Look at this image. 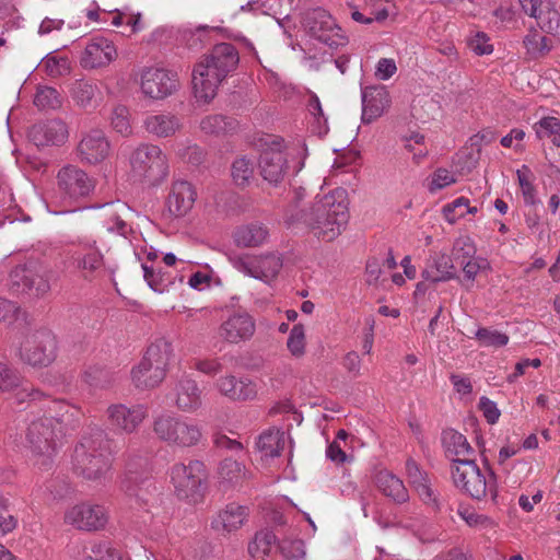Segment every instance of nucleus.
I'll return each instance as SVG.
<instances>
[{"instance_id":"53","label":"nucleus","mask_w":560,"mask_h":560,"mask_svg":"<svg viewBox=\"0 0 560 560\" xmlns=\"http://www.w3.org/2000/svg\"><path fill=\"white\" fill-rule=\"evenodd\" d=\"M31 261H27L23 265L16 266L11 270L9 275V283L11 289L16 292H27V282L31 276Z\"/></svg>"},{"instance_id":"16","label":"nucleus","mask_w":560,"mask_h":560,"mask_svg":"<svg viewBox=\"0 0 560 560\" xmlns=\"http://www.w3.org/2000/svg\"><path fill=\"white\" fill-rule=\"evenodd\" d=\"M282 258L275 253L259 256H245L234 260V266L243 273L268 282L275 279L282 268Z\"/></svg>"},{"instance_id":"35","label":"nucleus","mask_w":560,"mask_h":560,"mask_svg":"<svg viewBox=\"0 0 560 560\" xmlns=\"http://www.w3.org/2000/svg\"><path fill=\"white\" fill-rule=\"evenodd\" d=\"M248 517V510L246 506L230 503L219 514L214 521V527L222 529L226 533H232L240 529Z\"/></svg>"},{"instance_id":"48","label":"nucleus","mask_w":560,"mask_h":560,"mask_svg":"<svg viewBox=\"0 0 560 560\" xmlns=\"http://www.w3.org/2000/svg\"><path fill=\"white\" fill-rule=\"evenodd\" d=\"M255 161L246 156L236 159L232 164V178L237 186L247 185L254 177Z\"/></svg>"},{"instance_id":"50","label":"nucleus","mask_w":560,"mask_h":560,"mask_svg":"<svg viewBox=\"0 0 560 560\" xmlns=\"http://www.w3.org/2000/svg\"><path fill=\"white\" fill-rule=\"evenodd\" d=\"M278 549L285 560H304L306 556L304 541L299 538L284 537Z\"/></svg>"},{"instance_id":"41","label":"nucleus","mask_w":560,"mask_h":560,"mask_svg":"<svg viewBox=\"0 0 560 560\" xmlns=\"http://www.w3.org/2000/svg\"><path fill=\"white\" fill-rule=\"evenodd\" d=\"M143 276L149 287L159 293L167 291L175 281V277L167 271H163L161 267L148 266L142 264Z\"/></svg>"},{"instance_id":"17","label":"nucleus","mask_w":560,"mask_h":560,"mask_svg":"<svg viewBox=\"0 0 560 560\" xmlns=\"http://www.w3.org/2000/svg\"><path fill=\"white\" fill-rule=\"evenodd\" d=\"M224 80L202 58L194 66L191 73L192 93L199 104H209L217 95Z\"/></svg>"},{"instance_id":"58","label":"nucleus","mask_w":560,"mask_h":560,"mask_svg":"<svg viewBox=\"0 0 560 560\" xmlns=\"http://www.w3.org/2000/svg\"><path fill=\"white\" fill-rule=\"evenodd\" d=\"M150 488H152L153 491L156 490L155 486L151 480H143L141 485L138 487H133L129 482L122 483V490L125 491V493L130 498H135L140 503L148 502V495L151 494Z\"/></svg>"},{"instance_id":"60","label":"nucleus","mask_w":560,"mask_h":560,"mask_svg":"<svg viewBox=\"0 0 560 560\" xmlns=\"http://www.w3.org/2000/svg\"><path fill=\"white\" fill-rule=\"evenodd\" d=\"M213 443H214L215 447L219 450L231 451L232 453H234L235 455H238V456L246 455L244 445L240 441L230 439L225 434H222V433L214 434Z\"/></svg>"},{"instance_id":"26","label":"nucleus","mask_w":560,"mask_h":560,"mask_svg":"<svg viewBox=\"0 0 560 560\" xmlns=\"http://www.w3.org/2000/svg\"><path fill=\"white\" fill-rule=\"evenodd\" d=\"M28 138L37 147L59 145L68 139V128L58 119L38 122L30 129Z\"/></svg>"},{"instance_id":"51","label":"nucleus","mask_w":560,"mask_h":560,"mask_svg":"<svg viewBox=\"0 0 560 560\" xmlns=\"http://www.w3.org/2000/svg\"><path fill=\"white\" fill-rule=\"evenodd\" d=\"M113 129L121 136H129L132 132L129 109L124 105L114 107L110 116Z\"/></svg>"},{"instance_id":"23","label":"nucleus","mask_w":560,"mask_h":560,"mask_svg":"<svg viewBox=\"0 0 560 560\" xmlns=\"http://www.w3.org/2000/svg\"><path fill=\"white\" fill-rule=\"evenodd\" d=\"M213 386L221 396L231 401H248L257 396V385L249 377L225 374L218 377Z\"/></svg>"},{"instance_id":"32","label":"nucleus","mask_w":560,"mask_h":560,"mask_svg":"<svg viewBox=\"0 0 560 560\" xmlns=\"http://www.w3.org/2000/svg\"><path fill=\"white\" fill-rule=\"evenodd\" d=\"M421 276L433 283L445 282L456 277V269L450 255L435 252L428 258Z\"/></svg>"},{"instance_id":"42","label":"nucleus","mask_w":560,"mask_h":560,"mask_svg":"<svg viewBox=\"0 0 560 560\" xmlns=\"http://www.w3.org/2000/svg\"><path fill=\"white\" fill-rule=\"evenodd\" d=\"M31 276L27 292L34 291L37 295L47 293L50 289L49 280L51 271L38 261H31Z\"/></svg>"},{"instance_id":"3","label":"nucleus","mask_w":560,"mask_h":560,"mask_svg":"<svg viewBox=\"0 0 560 560\" xmlns=\"http://www.w3.org/2000/svg\"><path fill=\"white\" fill-rule=\"evenodd\" d=\"M350 199L345 188L338 187L324 195L317 209V237L334 241L348 226Z\"/></svg>"},{"instance_id":"44","label":"nucleus","mask_w":560,"mask_h":560,"mask_svg":"<svg viewBox=\"0 0 560 560\" xmlns=\"http://www.w3.org/2000/svg\"><path fill=\"white\" fill-rule=\"evenodd\" d=\"M533 128L538 139H550L553 145L560 148V119L544 117Z\"/></svg>"},{"instance_id":"6","label":"nucleus","mask_w":560,"mask_h":560,"mask_svg":"<svg viewBox=\"0 0 560 560\" xmlns=\"http://www.w3.org/2000/svg\"><path fill=\"white\" fill-rule=\"evenodd\" d=\"M135 177L151 186L161 184L168 175V161L164 152L155 144H141L130 158Z\"/></svg>"},{"instance_id":"46","label":"nucleus","mask_w":560,"mask_h":560,"mask_svg":"<svg viewBox=\"0 0 560 560\" xmlns=\"http://www.w3.org/2000/svg\"><path fill=\"white\" fill-rule=\"evenodd\" d=\"M517 182L524 198V202L527 206H535L539 202L536 189L533 184L534 175L527 165H523L516 171Z\"/></svg>"},{"instance_id":"2","label":"nucleus","mask_w":560,"mask_h":560,"mask_svg":"<svg viewBox=\"0 0 560 560\" xmlns=\"http://www.w3.org/2000/svg\"><path fill=\"white\" fill-rule=\"evenodd\" d=\"M174 355L172 343L159 338L144 351L140 362L131 370V380L137 388L151 389L158 387L166 377L171 360Z\"/></svg>"},{"instance_id":"25","label":"nucleus","mask_w":560,"mask_h":560,"mask_svg":"<svg viewBox=\"0 0 560 560\" xmlns=\"http://www.w3.org/2000/svg\"><path fill=\"white\" fill-rule=\"evenodd\" d=\"M201 58L209 63L223 80L237 68L240 61L237 49L230 43L217 44Z\"/></svg>"},{"instance_id":"19","label":"nucleus","mask_w":560,"mask_h":560,"mask_svg":"<svg viewBox=\"0 0 560 560\" xmlns=\"http://www.w3.org/2000/svg\"><path fill=\"white\" fill-rule=\"evenodd\" d=\"M197 199L195 186L187 180H174L165 201L164 215L168 219H179L186 217Z\"/></svg>"},{"instance_id":"30","label":"nucleus","mask_w":560,"mask_h":560,"mask_svg":"<svg viewBox=\"0 0 560 560\" xmlns=\"http://www.w3.org/2000/svg\"><path fill=\"white\" fill-rule=\"evenodd\" d=\"M147 132L158 138H171L183 128L182 118L171 112H160L148 115L143 120Z\"/></svg>"},{"instance_id":"7","label":"nucleus","mask_w":560,"mask_h":560,"mask_svg":"<svg viewBox=\"0 0 560 560\" xmlns=\"http://www.w3.org/2000/svg\"><path fill=\"white\" fill-rule=\"evenodd\" d=\"M153 432L159 440L176 446H192L201 438L198 424L174 413H162L154 419Z\"/></svg>"},{"instance_id":"13","label":"nucleus","mask_w":560,"mask_h":560,"mask_svg":"<svg viewBox=\"0 0 560 560\" xmlns=\"http://www.w3.org/2000/svg\"><path fill=\"white\" fill-rule=\"evenodd\" d=\"M84 14L90 22L98 24H109L115 27H121L125 35H132L143 28L141 15L121 11L118 9H102L96 1H93L84 10Z\"/></svg>"},{"instance_id":"59","label":"nucleus","mask_w":560,"mask_h":560,"mask_svg":"<svg viewBox=\"0 0 560 560\" xmlns=\"http://www.w3.org/2000/svg\"><path fill=\"white\" fill-rule=\"evenodd\" d=\"M18 526V520L9 513L8 499L0 497V535L4 536L13 532Z\"/></svg>"},{"instance_id":"40","label":"nucleus","mask_w":560,"mask_h":560,"mask_svg":"<svg viewBox=\"0 0 560 560\" xmlns=\"http://www.w3.org/2000/svg\"><path fill=\"white\" fill-rule=\"evenodd\" d=\"M536 19L541 31L555 35L560 30V12L556 3L548 0L533 16Z\"/></svg>"},{"instance_id":"10","label":"nucleus","mask_w":560,"mask_h":560,"mask_svg":"<svg viewBox=\"0 0 560 560\" xmlns=\"http://www.w3.org/2000/svg\"><path fill=\"white\" fill-rule=\"evenodd\" d=\"M107 522L106 506L93 501H81L69 505L63 513V523L82 532L104 529Z\"/></svg>"},{"instance_id":"54","label":"nucleus","mask_w":560,"mask_h":560,"mask_svg":"<svg viewBox=\"0 0 560 560\" xmlns=\"http://www.w3.org/2000/svg\"><path fill=\"white\" fill-rule=\"evenodd\" d=\"M34 104L42 109L56 108L61 104L60 95L54 88L42 86L35 94Z\"/></svg>"},{"instance_id":"52","label":"nucleus","mask_w":560,"mask_h":560,"mask_svg":"<svg viewBox=\"0 0 560 560\" xmlns=\"http://www.w3.org/2000/svg\"><path fill=\"white\" fill-rule=\"evenodd\" d=\"M456 182L457 177L454 172L444 167H439L430 176L428 190L433 194L455 184Z\"/></svg>"},{"instance_id":"29","label":"nucleus","mask_w":560,"mask_h":560,"mask_svg":"<svg viewBox=\"0 0 560 560\" xmlns=\"http://www.w3.org/2000/svg\"><path fill=\"white\" fill-rule=\"evenodd\" d=\"M259 168L265 180L278 184L283 179L288 168V153L280 148L267 149L260 155Z\"/></svg>"},{"instance_id":"8","label":"nucleus","mask_w":560,"mask_h":560,"mask_svg":"<svg viewBox=\"0 0 560 560\" xmlns=\"http://www.w3.org/2000/svg\"><path fill=\"white\" fill-rule=\"evenodd\" d=\"M67 259L85 281L96 279L105 267V256L97 241L89 236L79 237L73 243V247L67 252Z\"/></svg>"},{"instance_id":"63","label":"nucleus","mask_w":560,"mask_h":560,"mask_svg":"<svg viewBox=\"0 0 560 560\" xmlns=\"http://www.w3.org/2000/svg\"><path fill=\"white\" fill-rule=\"evenodd\" d=\"M460 515L465 522L472 527L492 528L495 526V522L485 514H479L474 511L466 510L460 512Z\"/></svg>"},{"instance_id":"36","label":"nucleus","mask_w":560,"mask_h":560,"mask_svg":"<svg viewBox=\"0 0 560 560\" xmlns=\"http://www.w3.org/2000/svg\"><path fill=\"white\" fill-rule=\"evenodd\" d=\"M276 550V535L268 529L257 532L248 544V552L253 560H273Z\"/></svg>"},{"instance_id":"47","label":"nucleus","mask_w":560,"mask_h":560,"mask_svg":"<svg viewBox=\"0 0 560 560\" xmlns=\"http://www.w3.org/2000/svg\"><path fill=\"white\" fill-rule=\"evenodd\" d=\"M404 148L411 154L415 164L422 163L429 154V150L425 147V138L419 132H412L404 137Z\"/></svg>"},{"instance_id":"24","label":"nucleus","mask_w":560,"mask_h":560,"mask_svg":"<svg viewBox=\"0 0 560 560\" xmlns=\"http://www.w3.org/2000/svg\"><path fill=\"white\" fill-rule=\"evenodd\" d=\"M317 42L330 49H338L348 44V36L334 16L317 8Z\"/></svg>"},{"instance_id":"61","label":"nucleus","mask_w":560,"mask_h":560,"mask_svg":"<svg viewBox=\"0 0 560 560\" xmlns=\"http://www.w3.org/2000/svg\"><path fill=\"white\" fill-rule=\"evenodd\" d=\"M489 268L490 266L487 259L481 257H471L464 264L463 271L466 279L474 281L479 272L486 271Z\"/></svg>"},{"instance_id":"11","label":"nucleus","mask_w":560,"mask_h":560,"mask_svg":"<svg viewBox=\"0 0 560 560\" xmlns=\"http://www.w3.org/2000/svg\"><path fill=\"white\" fill-rule=\"evenodd\" d=\"M180 86L177 72L162 67H144L140 72V90L145 97L164 100Z\"/></svg>"},{"instance_id":"43","label":"nucleus","mask_w":560,"mask_h":560,"mask_svg":"<svg viewBox=\"0 0 560 560\" xmlns=\"http://www.w3.org/2000/svg\"><path fill=\"white\" fill-rule=\"evenodd\" d=\"M523 44L527 55L532 58H540L546 56L553 47L551 38L541 35L538 31L532 30L524 37Z\"/></svg>"},{"instance_id":"5","label":"nucleus","mask_w":560,"mask_h":560,"mask_svg":"<svg viewBox=\"0 0 560 560\" xmlns=\"http://www.w3.org/2000/svg\"><path fill=\"white\" fill-rule=\"evenodd\" d=\"M451 476L454 486L472 499L481 500L490 495L495 501L497 477L491 470L483 472L475 459L452 464Z\"/></svg>"},{"instance_id":"18","label":"nucleus","mask_w":560,"mask_h":560,"mask_svg":"<svg viewBox=\"0 0 560 560\" xmlns=\"http://www.w3.org/2000/svg\"><path fill=\"white\" fill-rule=\"evenodd\" d=\"M0 390L11 393L18 404L38 400L43 394L10 364L0 362Z\"/></svg>"},{"instance_id":"15","label":"nucleus","mask_w":560,"mask_h":560,"mask_svg":"<svg viewBox=\"0 0 560 560\" xmlns=\"http://www.w3.org/2000/svg\"><path fill=\"white\" fill-rule=\"evenodd\" d=\"M57 184L65 198L78 200L88 197L95 188V182L86 172L75 165H66L57 174Z\"/></svg>"},{"instance_id":"56","label":"nucleus","mask_w":560,"mask_h":560,"mask_svg":"<svg viewBox=\"0 0 560 560\" xmlns=\"http://www.w3.org/2000/svg\"><path fill=\"white\" fill-rule=\"evenodd\" d=\"M287 347L290 353L295 358H300L304 354L305 334L302 325L298 324L293 326L287 341Z\"/></svg>"},{"instance_id":"14","label":"nucleus","mask_w":560,"mask_h":560,"mask_svg":"<svg viewBox=\"0 0 560 560\" xmlns=\"http://www.w3.org/2000/svg\"><path fill=\"white\" fill-rule=\"evenodd\" d=\"M117 58L118 49L115 43L103 35H96L86 40L79 61L83 69L93 70L106 68Z\"/></svg>"},{"instance_id":"27","label":"nucleus","mask_w":560,"mask_h":560,"mask_svg":"<svg viewBox=\"0 0 560 560\" xmlns=\"http://www.w3.org/2000/svg\"><path fill=\"white\" fill-rule=\"evenodd\" d=\"M175 406L184 412H194L202 404L201 389L198 383L189 375L184 374L174 385Z\"/></svg>"},{"instance_id":"37","label":"nucleus","mask_w":560,"mask_h":560,"mask_svg":"<svg viewBox=\"0 0 560 560\" xmlns=\"http://www.w3.org/2000/svg\"><path fill=\"white\" fill-rule=\"evenodd\" d=\"M375 482L380 491L396 502L408 500V491L402 481L388 470H381L376 474Z\"/></svg>"},{"instance_id":"62","label":"nucleus","mask_w":560,"mask_h":560,"mask_svg":"<svg viewBox=\"0 0 560 560\" xmlns=\"http://www.w3.org/2000/svg\"><path fill=\"white\" fill-rule=\"evenodd\" d=\"M345 371L353 378L362 375V359L355 351L347 352L341 361Z\"/></svg>"},{"instance_id":"31","label":"nucleus","mask_w":560,"mask_h":560,"mask_svg":"<svg viewBox=\"0 0 560 560\" xmlns=\"http://www.w3.org/2000/svg\"><path fill=\"white\" fill-rule=\"evenodd\" d=\"M441 441L445 456L452 464L472 459L475 450L463 433L446 429L442 432Z\"/></svg>"},{"instance_id":"9","label":"nucleus","mask_w":560,"mask_h":560,"mask_svg":"<svg viewBox=\"0 0 560 560\" xmlns=\"http://www.w3.org/2000/svg\"><path fill=\"white\" fill-rule=\"evenodd\" d=\"M206 480L205 465L199 460L175 464L171 469V483L175 494L182 500L197 502Z\"/></svg>"},{"instance_id":"1","label":"nucleus","mask_w":560,"mask_h":560,"mask_svg":"<svg viewBox=\"0 0 560 560\" xmlns=\"http://www.w3.org/2000/svg\"><path fill=\"white\" fill-rule=\"evenodd\" d=\"M112 458L108 442L100 430L82 436L74 448L73 467L88 480H100L110 469Z\"/></svg>"},{"instance_id":"57","label":"nucleus","mask_w":560,"mask_h":560,"mask_svg":"<svg viewBox=\"0 0 560 560\" xmlns=\"http://www.w3.org/2000/svg\"><path fill=\"white\" fill-rule=\"evenodd\" d=\"M468 207V199L465 197H459L452 202L445 205L443 207V215L444 219L450 223L454 224L459 219L465 217V208Z\"/></svg>"},{"instance_id":"21","label":"nucleus","mask_w":560,"mask_h":560,"mask_svg":"<svg viewBox=\"0 0 560 560\" xmlns=\"http://www.w3.org/2000/svg\"><path fill=\"white\" fill-rule=\"evenodd\" d=\"M109 152V141L101 129H91L85 132L77 147L79 160L91 165L102 163L108 158Z\"/></svg>"},{"instance_id":"4","label":"nucleus","mask_w":560,"mask_h":560,"mask_svg":"<svg viewBox=\"0 0 560 560\" xmlns=\"http://www.w3.org/2000/svg\"><path fill=\"white\" fill-rule=\"evenodd\" d=\"M60 423L52 417H45L31 422L26 431V447L30 460L40 470L48 469L57 453V439Z\"/></svg>"},{"instance_id":"22","label":"nucleus","mask_w":560,"mask_h":560,"mask_svg":"<svg viewBox=\"0 0 560 560\" xmlns=\"http://www.w3.org/2000/svg\"><path fill=\"white\" fill-rule=\"evenodd\" d=\"M362 115L363 124H371L382 117L392 105L389 91L383 85H373L362 89Z\"/></svg>"},{"instance_id":"34","label":"nucleus","mask_w":560,"mask_h":560,"mask_svg":"<svg viewBox=\"0 0 560 560\" xmlns=\"http://www.w3.org/2000/svg\"><path fill=\"white\" fill-rule=\"evenodd\" d=\"M269 235L267 228L257 222L237 226L233 232L234 243L238 247H258L265 244Z\"/></svg>"},{"instance_id":"28","label":"nucleus","mask_w":560,"mask_h":560,"mask_svg":"<svg viewBox=\"0 0 560 560\" xmlns=\"http://www.w3.org/2000/svg\"><path fill=\"white\" fill-rule=\"evenodd\" d=\"M255 332V322L246 313L233 314L219 328V335L225 341L238 343L245 341Z\"/></svg>"},{"instance_id":"33","label":"nucleus","mask_w":560,"mask_h":560,"mask_svg":"<svg viewBox=\"0 0 560 560\" xmlns=\"http://www.w3.org/2000/svg\"><path fill=\"white\" fill-rule=\"evenodd\" d=\"M257 448L262 458H272L283 452H291L289 438L284 431L269 429L264 431L257 441Z\"/></svg>"},{"instance_id":"55","label":"nucleus","mask_w":560,"mask_h":560,"mask_svg":"<svg viewBox=\"0 0 560 560\" xmlns=\"http://www.w3.org/2000/svg\"><path fill=\"white\" fill-rule=\"evenodd\" d=\"M478 342L483 347H503L509 342V336L498 330L479 328L475 332Z\"/></svg>"},{"instance_id":"38","label":"nucleus","mask_w":560,"mask_h":560,"mask_svg":"<svg viewBox=\"0 0 560 560\" xmlns=\"http://www.w3.org/2000/svg\"><path fill=\"white\" fill-rule=\"evenodd\" d=\"M71 96L81 107H93L102 101V92L97 84L78 80L71 86Z\"/></svg>"},{"instance_id":"64","label":"nucleus","mask_w":560,"mask_h":560,"mask_svg":"<svg viewBox=\"0 0 560 560\" xmlns=\"http://www.w3.org/2000/svg\"><path fill=\"white\" fill-rule=\"evenodd\" d=\"M85 560H120L118 552L106 544H97L92 548V555Z\"/></svg>"},{"instance_id":"45","label":"nucleus","mask_w":560,"mask_h":560,"mask_svg":"<svg viewBox=\"0 0 560 560\" xmlns=\"http://www.w3.org/2000/svg\"><path fill=\"white\" fill-rule=\"evenodd\" d=\"M235 128L234 121L220 114H211L200 121V129L206 135H222Z\"/></svg>"},{"instance_id":"12","label":"nucleus","mask_w":560,"mask_h":560,"mask_svg":"<svg viewBox=\"0 0 560 560\" xmlns=\"http://www.w3.org/2000/svg\"><path fill=\"white\" fill-rule=\"evenodd\" d=\"M57 342L47 331L26 336L20 346V358L34 368L47 366L56 358Z\"/></svg>"},{"instance_id":"20","label":"nucleus","mask_w":560,"mask_h":560,"mask_svg":"<svg viewBox=\"0 0 560 560\" xmlns=\"http://www.w3.org/2000/svg\"><path fill=\"white\" fill-rule=\"evenodd\" d=\"M106 413L108 423L115 431L130 434L148 417V408L143 405L114 404L107 408Z\"/></svg>"},{"instance_id":"39","label":"nucleus","mask_w":560,"mask_h":560,"mask_svg":"<svg viewBox=\"0 0 560 560\" xmlns=\"http://www.w3.org/2000/svg\"><path fill=\"white\" fill-rule=\"evenodd\" d=\"M242 455L237 458L226 457L219 466V476L231 483H237L249 477V471L245 466Z\"/></svg>"},{"instance_id":"49","label":"nucleus","mask_w":560,"mask_h":560,"mask_svg":"<svg viewBox=\"0 0 560 560\" xmlns=\"http://www.w3.org/2000/svg\"><path fill=\"white\" fill-rule=\"evenodd\" d=\"M364 282L375 289L388 290L387 280L384 277L382 262L377 258H370L365 265Z\"/></svg>"}]
</instances>
